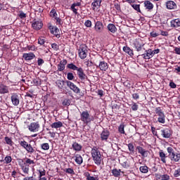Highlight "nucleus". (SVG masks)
<instances>
[{
  "label": "nucleus",
  "mask_w": 180,
  "mask_h": 180,
  "mask_svg": "<svg viewBox=\"0 0 180 180\" xmlns=\"http://www.w3.org/2000/svg\"><path fill=\"white\" fill-rule=\"evenodd\" d=\"M91 154L93 161H94V164L99 167V165L102 164L103 158H102V154H101V151H99V149L97 146H94L93 148H91Z\"/></svg>",
  "instance_id": "f257e3e1"
},
{
  "label": "nucleus",
  "mask_w": 180,
  "mask_h": 180,
  "mask_svg": "<svg viewBox=\"0 0 180 180\" xmlns=\"http://www.w3.org/2000/svg\"><path fill=\"white\" fill-rule=\"evenodd\" d=\"M80 120L84 123V124L88 126L89 124H91L94 120H95V118L91 115L89 111L86 110L80 112Z\"/></svg>",
  "instance_id": "f03ea898"
},
{
  "label": "nucleus",
  "mask_w": 180,
  "mask_h": 180,
  "mask_svg": "<svg viewBox=\"0 0 180 180\" xmlns=\"http://www.w3.org/2000/svg\"><path fill=\"white\" fill-rule=\"evenodd\" d=\"M167 151L168 153V157L170 161L172 162H179L180 161V153H175V150L172 147H167Z\"/></svg>",
  "instance_id": "7ed1b4c3"
},
{
  "label": "nucleus",
  "mask_w": 180,
  "mask_h": 180,
  "mask_svg": "<svg viewBox=\"0 0 180 180\" xmlns=\"http://www.w3.org/2000/svg\"><path fill=\"white\" fill-rule=\"evenodd\" d=\"M20 146L22 147V148H25L30 154H34V153H36V149L25 140L20 141Z\"/></svg>",
  "instance_id": "20e7f679"
},
{
  "label": "nucleus",
  "mask_w": 180,
  "mask_h": 180,
  "mask_svg": "<svg viewBox=\"0 0 180 180\" xmlns=\"http://www.w3.org/2000/svg\"><path fill=\"white\" fill-rule=\"evenodd\" d=\"M78 54L81 60H85L88 56V46L85 44H82L78 49Z\"/></svg>",
  "instance_id": "39448f33"
},
{
  "label": "nucleus",
  "mask_w": 180,
  "mask_h": 180,
  "mask_svg": "<svg viewBox=\"0 0 180 180\" xmlns=\"http://www.w3.org/2000/svg\"><path fill=\"white\" fill-rule=\"evenodd\" d=\"M155 112L157 116H158V122L164 124V123H165V114L164 113V111H162V109H161V107L156 108Z\"/></svg>",
  "instance_id": "423d86ee"
},
{
  "label": "nucleus",
  "mask_w": 180,
  "mask_h": 180,
  "mask_svg": "<svg viewBox=\"0 0 180 180\" xmlns=\"http://www.w3.org/2000/svg\"><path fill=\"white\" fill-rule=\"evenodd\" d=\"M66 85L70 88V89H71V91H73L75 94H81V89L77 86V85L72 83V82L66 80Z\"/></svg>",
  "instance_id": "0eeeda50"
},
{
  "label": "nucleus",
  "mask_w": 180,
  "mask_h": 180,
  "mask_svg": "<svg viewBox=\"0 0 180 180\" xmlns=\"http://www.w3.org/2000/svg\"><path fill=\"white\" fill-rule=\"evenodd\" d=\"M95 66L101 71H108V69L109 68V64H108V63L105 62L103 60H99L98 65L96 64Z\"/></svg>",
  "instance_id": "6e6552de"
},
{
  "label": "nucleus",
  "mask_w": 180,
  "mask_h": 180,
  "mask_svg": "<svg viewBox=\"0 0 180 180\" xmlns=\"http://www.w3.org/2000/svg\"><path fill=\"white\" fill-rule=\"evenodd\" d=\"M160 135L163 139H171L172 136V131L169 128H163L160 129Z\"/></svg>",
  "instance_id": "1a4fd4ad"
},
{
  "label": "nucleus",
  "mask_w": 180,
  "mask_h": 180,
  "mask_svg": "<svg viewBox=\"0 0 180 180\" xmlns=\"http://www.w3.org/2000/svg\"><path fill=\"white\" fill-rule=\"evenodd\" d=\"M32 27L34 30H40L43 27V22L41 20L34 19L32 20Z\"/></svg>",
  "instance_id": "9d476101"
},
{
  "label": "nucleus",
  "mask_w": 180,
  "mask_h": 180,
  "mask_svg": "<svg viewBox=\"0 0 180 180\" xmlns=\"http://www.w3.org/2000/svg\"><path fill=\"white\" fill-rule=\"evenodd\" d=\"M104 30L105 26L103 25V22H102V21L95 22L94 30L96 33H103Z\"/></svg>",
  "instance_id": "9b49d317"
},
{
  "label": "nucleus",
  "mask_w": 180,
  "mask_h": 180,
  "mask_svg": "<svg viewBox=\"0 0 180 180\" xmlns=\"http://www.w3.org/2000/svg\"><path fill=\"white\" fill-rule=\"evenodd\" d=\"M39 129H40V124L39 123V122H31L30 126H28V129L32 133H36L39 131Z\"/></svg>",
  "instance_id": "f8f14e48"
},
{
  "label": "nucleus",
  "mask_w": 180,
  "mask_h": 180,
  "mask_svg": "<svg viewBox=\"0 0 180 180\" xmlns=\"http://www.w3.org/2000/svg\"><path fill=\"white\" fill-rule=\"evenodd\" d=\"M136 150L139 154H141L143 158H147L148 157V150L144 149L143 147L138 146L136 147Z\"/></svg>",
  "instance_id": "ddd939ff"
},
{
  "label": "nucleus",
  "mask_w": 180,
  "mask_h": 180,
  "mask_svg": "<svg viewBox=\"0 0 180 180\" xmlns=\"http://www.w3.org/2000/svg\"><path fill=\"white\" fill-rule=\"evenodd\" d=\"M49 30H50L51 34H54L56 37L60 39V30L58 29V27H57V26L49 25Z\"/></svg>",
  "instance_id": "4468645a"
},
{
  "label": "nucleus",
  "mask_w": 180,
  "mask_h": 180,
  "mask_svg": "<svg viewBox=\"0 0 180 180\" xmlns=\"http://www.w3.org/2000/svg\"><path fill=\"white\" fill-rule=\"evenodd\" d=\"M77 75L78 78L80 79V81H82V82L85 81V79H86V78H88V77L84 72V69H82V68H79L78 69V70L77 71Z\"/></svg>",
  "instance_id": "2eb2a0df"
},
{
  "label": "nucleus",
  "mask_w": 180,
  "mask_h": 180,
  "mask_svg": "<svg viewBox=\"0 0 180 180\" xmlns=\"http://www.w3.org/2000/svg\"><path fill=\"white\" fill-rule=\"evenodd\" d=\"M134 46L136 51H138V52H140L142 50H146V49H144V44L143 42H141V41L136 40L134 42Z\"/></svg>",
  "instance_id": "dca6fc26"
},
{
  "label": "nucleus",
  "mask_w": 180,
  "mask_h": 180,
  "mask_svg": "<svg viewBox=\"0 0 180 180\" xmlns=\"http://www.w3.org/2000/svg\"><path fill=\"white\" fill-rule=\"evenodd\" d=\"M144 60H150V58H153L154 57V54L153 53V50L149 49L145 51V53L141 54Z\"/></svg>",
  "instance_id": "f3484780"
},
{
  "label": "nucleus",
  "mask_w": 180,
  "mask_h": 180,
  "mask_svg": "<svg viewBox=\"0 0 180 180\" xmlns=\"http://www.w3.org/2000/svg\"><path fill=\"white\" fill-rule=\"evenodd\" d=\"M11 102L13 103V105H14V106H18L19 105V103H20V97H19V95H18V94L16 93H13L12 95H11Z\"/></svg>",
  "instance_id": "a211bd4d"
},
{
  "label": "nucleus",
  "mask_w": 180,
  "mask_h": 180,
  "mask_svg": "<svg viewBox=\"0 0 180 180\" xmlns=\"http://www.w3.org/2000/svg\"><path fill=\"white\" fill-rule=\"evenodd\" d=\"M22 57L25 61H30L34 58H36V55H34L33 52L25 53H23Z\"/></svg>",
  "instance_id": "6ab92c4d"
},
{
  "label": "nucleus",
  "mask_w": 180,
  "mask_h": 180,
  "mask_svg": "<svg viewBox=\"0 0 180 180\" xmlns=\"http://www.w3.org/2000/svg\"><path fill=\"white\" fill-rule=\"evenodd\" d=\"M5 94H9V86L1 84H0V94L5 95Z\"/></svg>",
  "instance_id": "aec40b11"
},
{
  "label": "nucleus",
  "mask_w": 180,
  "mask_h": 180,
  "mask_svg": "<svg viewBox=\"0 0 180 180\" xmlns=\"http://www.w3.org/2000/svg\"><path fill=\"white\" fill-rule=\"evenodd\" d=\"M109 136H110V132L108 130H103L101 134V139L102 141H106L108 139H109Z\"/></svg>",
  "instance_id": "412c9836"
},
{
  "label": "nucleus",
  "mask_w": 180,
  "mask_h": 180,
  "mask_svg": "<svg viewBox=\"0 0 180 180\" xmlns=\"http://www.w3.org/2000/svg\"><path fill=\"white\" fill-rule=\"evenodd\" d=\"M159 157L160 161L162 162L163 164H167V158L168 156L165 154V153H164V150H160L159 151Z\"/></svg>",
  "instance_id": "4be33fe9"
},
{
  "label": "nucleus",
  "mask_w": 180,
  "mask_h": 180,
  "mask_svg": "<svg viewBox=\"0 0 180 180\" xmlns=\"http://www.w3.org/2000/svg\"><path fill=\"white\" fill-rule=\"evenodd\" d=\"M111 173L112 176H115V178H119L120 176V174H124V172H122L120 169H112L111 170Z\"/></svg>",
  "instance_id": "5701e85b"
},
{
  "label": "nucleus",
  "mask_w": 180,
  "mask_h": 180,
  "mask_svg": "<svg viewBox=\"0 0 180 180\" xmlns=\"http://www.w3.org/2000/svg\"><path fill=\"white\" fill-rule=\"evenodd\" d=\"M18 165H20L23 174H25V175H29V171L30 169L29 165L22 164L20 163V162H18Z\"/></svg>",
  "instance_id": "b1692460"
},
{
  "label": "nucleus",
  "mask_w": 180,
  "mask_h": 180,
  "mask_svg": "<svg viewBox=\"0 0 180 180\" xmlns=\"http://www.w3.org/2000/svg\"><path fill=\"white\" fill-rule=\"evenodd\" d=\"M65 84H67V81H64L62 79H58L56 82V85L58 88V89H64Z\"/></svg>",
  "instance_id": "393cba45"
},
{
  "label": "nucleus",
  "mask_w": 180,
  "mask_h": 180,
  "mask_svg": "<svg viewBox=\"0 0 180 180\" xmlns=\"http://www.w3.org/2000/svg\"><path fill=\"white\" fill-rule=\"evenodd\" d=\"M65 65H67V60L63 59L58 65V71H64V70H65Z\"/></svg>",
  "instance_id": "a878e982"
},
{
  "label": "nucleus",
  "mask_w": 180,
  "mask_h": 180,
  "mask_svg": "<svg viewBox=\"0 0 180 180\" xmlns=\"http://www.w3.org/2000/svg\"><path fill=\"white\" fill-rule=\"evenodd\" d=\"M102 4V0H94V2L91 3V6L93 11H96L98 8H101V4Z\"/></svg>",
  "instance_id": "bb28decb"
},
{
  "label": "nucleus",
  "mask_w": 180,
  "mask_h": 180,
  "mask_svg": "<svg viewBox=\"0 0 180 180\" xmlns=\"http://www.w3.org/2000/svg\"><path fill=\"white\" fill-rule=\"evenodd\" d=\"M171 27H180V18L172 20L170 22Z\"/></svg>",
  "instance_id": "cd10ccee"
},
{
  "label": "nucleus",
  "mask_w": 180,
  "mask_h": 180,
  "mask_svg": "<svg viewBox=\"0 0 180 180\" xmlns=\"http://www.w3.org/2000/svg\"><path fill=\"white\" fill-rule=\"evenodd\" d=\"M166 6L167 9H176V4L172 1H168L166 2Z\"/></svg>",
  "instance_id": "c85d7f7f"
},
{
  "label": "nucleus",
  "mask_w": 180,
  "mask_h": 180,
  "mask_svg": "<svg viewBox=\"0 0 180 180\" xmlns=\"http://www.w3.org/2000/svg\"><path fill=\"white\" fill-rule=\"evenodd\" d=\"M108 30L110 32V33H115L117 32V28L116 27V25L115 24L110 23L107 26Z\"/></svg>",
  "instance_id": "c756f323"
},
{
  "label": "nucleus",
  "mask_w": 180,
  "mask_h": 180,
  "mask_svg": "<svg viewBox=\"0 0 180 180\" xmlns=\"http://www.w3.org/2000/svg\"><path fill=\"white\" fill-rule=\"evenodd\" d=\"M144 6L148 11H153L154 8V4H153V3H151L150 1H144Z\"/></svg>",
  "instance_id": "7c9ffc66"
},
{
  "label": "nucleus",
  "mask_w": 180,
  "mask_h": 180,
  "mask_svg": "<svg viewBox=\"0 0 180 180\" xmlns=\"http://www.w3.org/2000/svg\"><path fill=\"white\" fill-rule=\"evenodd\" d=\"M123 51H124V53H127V54H128V56H130V57H133V56H134L133 49H130V47L129 46H124Z\"/></svg>",
  "instance_id": "2f4dec72"
},
{
  "label": "nucleus",
  "mask_w": 180,
  "mask_h": 180,
  "mask_svg": "<svg viewBox=\"0 0 180 180\" xmlns=\"http://www.w3.org/2000/svg\"><path fill=\"white\" fill-rule=\"evenodd\" d=\"M75 161L77 164H78V165H81V164L84 162V158H82V156H81V155L77 154L76 155H75Z\"/></svg>",
  "instance_id": "473e14b6"
},
{
  "label": "nucleus",
  "mask_w": 180,
  "mask_h": 180,
  "mask_svg": "<svg viewBox=\"0 0 180 180\" xmlns=\"http://www.w3.org/2000/svg\"><path fill=\"white\" fill-rule=\"evenodd\" d=\"M84 176H86L87 180H99V176L98 175H96L95 176H91V174L89 172H85Z\"/></svg>",
  "instance_id": "72a5a7b5"
},
{
  "label": "nucleus",
  "mask_w": 180,
  "mask_h": 180,
  "mask_svg": "<svg viewBox=\"0 0 180 180\" xmlns=\"http://www.w3.org/2000/svg\"><path fill=\"white\" fill-rule=\"evenodd\" d=\"M72 147L75 151H81L82 150V145L77 142H73Z\"/></svg>",
  "instance_id": "f704fd0d"
},
{
  "label": "nucleus",
  "mask_w": 180,
  "mask_h": 180,
  "mask_svg": "<svg viewBox=\"0 0 180 180\" xmlns=\"http://www.w3.org/2000/svg\"><path fill=\"white\" fill-rule=\"evenodd\" d=\"M51 127L52 129H60V127H63V122L61 121L53 122L51 124Z\"/></svg>",
  "instance_id": "c9c22d12"
},
{
  "label": "nucleus",
  "mask_w": 180,
  "mask_h": 180,
  "mask_svg": "<svg viewBox=\"0 0 180 180\" xmlns=\"http://www.w3.org/2000/svg\"><path fill=\"white\" fill-rule=\"evenodd\" d=\"M24 160V165H28V167L30 165H34V160H32L30 158H25Z\"/></svg>",
  "instance_id": "e433bc0d"
},
{
  "label": "nucleus",
  "mask_w": 180,
  "mask_h": 180,
  "mask_svg": "<svg viewBox=\"0 0 180 180\" xmlns=\"http://www.w3.org/2000/svg\"><path fill=\"white\" fill-rule=\"evenodd\" d=\"M4 141L6 144H8V146H10L11 147H12V146H13L14 144L13 141H12V139L10 138L9 136H5Z\"/></svg>",
  "instance_id": "4c0bfd02"
},
{
  "label": "nucleus",
  "mask_w": 180,
  "mask_h": 180,
  "mask_svg": "<svg viewBox=\"0 0 180 180\" xmlns=\"http://www.w3.org/2000/svg\"><path fill=\"white\" fill-rule=\"evenodd\" d=\"M124 127H126L124 123H121L118 127V131L120 133V134H126V131H124Z\"/></svg>",
  "instance_id": "58836bf2"
},
{
  "label": "nucleus",
  "mask_w": 180,
  "mask_h": 180,
  "mask_svg": "<svg viewBox=\"0 0 180 180\" xmlns=\"http://www.w3.org/2000/svg\"><path fill=\"white\" fill-rule=\"evenodd\" d=\"M67 68H69V70H72L73 71H77L78 70H79V68H78L74 63L68 64L67 65Z\"/></svg>",
  "instance_id": "ea45409f"
},
{
  "label": "nucleus",
  "mask_w": 180,
  "mask_h": 180,
  "mask_svg": "<svg viewBox=\"0 0 180 180\" xmlns=\"http://www.w3.org/2000/svg\"><path fill=\"white\" fill-rule=\"evenodd\" d=\"M139 171L142 173V174H147V172H148V167L144 165V166H141L139 168Z\"/></svg>",
  "instance_id": "a19ab883"
},
{
  "label": "nucleus",
  "mask_w": 180,
  "mask_h": 180,
  "mask_svg": "<svg viewBox=\"0 0 180 180\" xmlns=\"http://www.w3.org/2000/svg\"><path fill=\"white\" fill-rule=\"evenodd\" d=\"M64 172L66 174H69L70 175H75V172H74V169H72V168L65 169Z\"/></svg>",
  "instance_id": "79ce46f5"
},
{
  "label": "nucleus",
  "mask_w": 180,
  "mask_h": 180,
  "mask_svg": "<svg viewBox=\"0 0 180 180\" xmlns=\"http://www.w3.org/2000/svg\"><path fill=\"white\" fill-rule=\"evenodd\" d=\"M41 148L47 151V150H50V145L48 143H44L41 144Z\"/></svg>",
  "instance_id": "37998d69"
},
{
  "label": "nucleus",
  "mask_w": 180,
  "mask_h": 180,
  "mask_svg": "<svg viewBox=\"0 0 180 180\" xmlns=\"http://www.w3.org/2000/svg\"><path fill=\"white\" fill-rule=\"evenodd\" d=\"M12 162V156L6 155L4 158V164H11Z\"/></svg>",
  "instance_id": "c03bdc74"
},
{
  "label": "nucleus",
  "mask_w": 180,
  "mask_h": 180,
  "mask_svg": "<svg viewBox=\"0 0 180 180\" xmlns=\"http://www.w3.org/2000/svg\"><path fill=\"white\" fill-rule=\"evenodd\" d=\"M50 16H51V18H54V19L56 18H57L58 16V15L57 14V11H56V9L53 8L50 11Z\"/></svg>",
  "instance_id": "a18cd8bd"
},
{
  "label": "nucleus",
  "mask_w": 180,
  "mask_h": 180,
  "mask_svg": "<svg viewBox=\"0 0 180 180\" xmlns=\"http://www.w3.org/2000/svg\"><path fill=\"white\" fill-rule=\"evenodd\" d=\"M131 6H132L134 9L136 11V12L141 13V10H140V4H131Z\"/></svg>",
  "instance_id": "49530a36"
},
{
  "label": "nucleus",
  "mask_w": 180,
  "mask_h": 180,
  "mask_svg": "<svg viewBox=\"0 0 180 180\" xmlns=\"http://www.w3.org/2000/svg\"><path fill=\"white\" fill-rule=\"evenodd\" d=\"M44 43H46V39L44 37H41L38 39V44L44 46Z\"/></svg>",
  "instance_id": "de8ad7c7"
},
{
  "label": "nucleus",
  "mask_w": 180,
  "mask_h": 180,
  "mask_svg": "<svg viewBox=\"0 0 180 180\" xmlns=\"http://www.w3.org/2000/svg\"><path fill=\"white\" fill-rule=\"evenodd\" d=\"M62 105H63V106H70L71 105V100H70V99H65L63 101Z\"/></svg>",
  "instance_id": "09e8293b"
},
{
  "label": "nucleus",
  "mask_w": 180,
  "mask_h": 180,
  "mask_svg": "<svg viewBox=\"0 0 180 180\" xmlns=\"http://www.w3.org/2000/svg\"><path fill=\"white\" fill-rule=\"evenodd\" d=\"M67 78L68 79V81H72L75 78L74 74L72 72H68Z\"/></svg>",
  "instance_id": "8fccbe9b"
},
{
  "label": "nucleus",
  "mask_w": 180,
  "mask_h": 180,
  "mask_svg": "<svg viewBox=\"0 0 180 180\" xmlns=\"http://www.w3.org/2000/svg\"><path fill=\"white\" fill-rule=\"evenodd\" d=\"M128 150L130 151V153H134V145L133 143H130L128 144Z\"/></svg>",
  "instance_id": "3c124183"
},
{
  "label": "nucleus",
  "mask_w": 180,
  "mask_h": 180,
  "mask_svg": "<svg viewBox=\"0 0 180 180\" xmlns=\"http://www.w3.org/2000/svg\"><path fill=\"white\" fill-rule=\"evenodd\" d=\"M112 110H115V112H117L120 109V105H119L116 103H114L112 105Z\"/></svg>",
  "instance_id": "603ef678"
},
{
  "label": "nucleus",
  "mask_w": 180,
  "mask_h": 180,
  "mask_svg": "<svg viewBox=\"0 0 180 180\" xmlns=\"http://www.w3.org/2000/svg\"><path fill=\"white\" fill-rule=\"evenodd\" d=\"M169 179H170L169 175L168 174L160 175L159 178V179H161V180H169Z\"/></svg>",
  "instance_id": "864d4df0"
},
{
  "label": "nucleus",
  "mask_w": 180,
  "mask_h": 180,
  "mask_svg": "<svg viewBox=\"0 0 180 180\" xmlns=\"http://www.w3.org/2000/svg\"><path fill=\"white\" fill-rule=\"evenodd\" d=\"M51 48L53 49L55 51H58V50H60V46L56 43L51 44Z\"/></svg>",
  "instance_id": "5fc2aeb1"
},
{
  "label": "nucleus",
  "mask_w": 180,
  "mask_h": 180,
  "mask_svg": "<svg viewBox=\"0 0 180 180\" xmlns=\"http://www.w3.org/2000/svg\"><path fill=\"white\" fill-rule=\"evenodd\" d=\"M84 25L86 27H92V22L89 20H87L84 22Z\"/></svg>",
  "instance_id": "6e6d98bb"
},
{
  "label": "nucleus",
  "mask_w": 180,
  "mask_h": 180,
  "mask_svg": "<svg viewBox=\"0 0 180 180\" xmlns=\"http://www.w3.org/2000/svg\"><path fill=\"white\" fill-rule=\"evenodd\" d=\"M132 98L134 101H137L138 99H140V95L139 94V93H134L132 94Z\"/></svg>",
  "instance_id": "4d7b16f0"
},
{
  "label": "nucleus",
  "mask_w": 180,
  "mask_h": 180,
  "mask_svg": "<svg viewBox=\"0 0 180 180\" xmlns=\"http://www.w3.org/2000/svg\"><path fill=\"white\" fill-rule=\"evenodd\" d=\"M70 9L72 11L75 15H78V8H75V6L71 5Z\"/></svg>",
  "instance_id": "13d9d810"
},
{
  "label": "nucleus",
  "mask_w": 180,
  "mask_h": 180,
  "mask_svg": "<svg viewBox=\"0 0 180 180\" xmlns=\"http://www.w3.org/2000/svg\"><path fill=\"white\" fill-rule=\"evenodd\" d=\"M131 108L134 112H136V110H139V105L136 103H134Z\"/></svg>",
  "instance_id": "bf43d9fd"
},
{
  "label": "nucleus",
  "mask_w": 180,
  "mask_h": 180,
  "mask_svg": "<svg viewBox=\"0 0 180 180\" xmlns=\"http://www.w3.org/2000/svg\"><path fill=\"white\" fill-rule=\"evenodd\" d=\"M39 178H42L41 176H44V175H46V170L44 169H39Z\"/></svg>",
  "instance_id": "052dcab7"
},
{
  "label": "nucleus",
  "mask_w": 180,
  "mask_h": 180,
  "mask_svg": "<svg viewBox=\"0 0 180 180\" xmlns=\"http://www.w3.org/2000/svg\"><path fill=\"white\" fill-rule=\"evenodd\" d=\"M174 176H175V178H178V176H180V167L178 169L174 171Z\"/></svg>",
  "instance_id": "680f3d73"
},
{
  "label": "nucleus",
  "mask_w": 180,
  "mask_h": 180,
  "mask_svg": "<svg viewBox=\"0 0 180 180\" xmlns=\"http://www.w3.org/2000/svg\"><path fill=\"white\" fill-rule=\"evenodd\" d=\"M20 13L18 14V16L20 19H25L26 18V13H23V11H20Z\"/></svg>",
  "instance_id": "e2e57ef3"
},
{
  "label": "nucleus",
  "mask_w": 180,
  "mask_h": 180,
  "mask_svg": "<svg viewBox=\"0 0 180 180\" xmlns=\"http://www.w3.org/2000/svg\"><path fill=\"white\" fill-rule=\"evenodd\" d=\"M124 86H127V88H131V82L129 80H127L124 82Z\"/></svg>",
  "instance_id": "0e129e2a"
},
{
  "label": "nucleus",
  "mask_w": 180,
  "mask_h": 180,
  "mask_svg": "<svg viewBox=\"0 0 180 180\" xmlns=\"http://www.w3.org/2000/svg\"><path fill=\"white\" fill-rule=\"evenodd\" d=\"M34 176H36V175H33V176H27V177H25V178L23 179V180H37V179H36V177H34Z\"/></svg>",
  "instance_id": "69168bd1"
},
{
  "label": "nucleus",
  "mask_w": 180,
  "mask_h": 180,
  "mask_svg": "<svg viewBox=\"0 0 180 180\" xmlns=\"http://www.w3.org/2000/svg\"><path fill=\"white\" fill-rule=\"evenodd\" d=\"M55 20H56V25H63V22L61 21V18L58 17L55 18Z\"/></svg>",
  "instance_id": "338daca9"
},
{
  "label": "nucleus",
  "mask_w": 180,
  "mask_h": 180,
  "mask_svg": "<svg viewBox=\"0 0 180 180\" xmlns=\"http://www.w3.org/2000/svg\"><path fill=\"white\" fill-rule=\"evenodd\" d=\"M174 72H175L176 74H179L180 72V66L179 65H176L174 70Z\"/></svg>",
  "instance_id": "774afa93"
}]
</instances>
